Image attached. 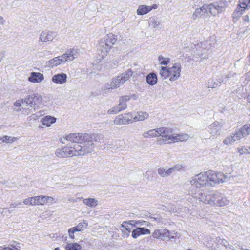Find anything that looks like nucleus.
I'll use <instances>...</instances> for the list:
<instances>
[{"mask_svg": "<svg viewBox=\"0 0 250 250\" xmlns=\"http://www.w3.org/2000/svg\"><path fill=\"white\" fill-rule=\"evenodd\" d=\"M82 246L77 243H67L65 246V250H81Z\"/></svg>", "mask_w": 250, "mask_h": 250, "instance_id": "nucleus-39", "label": "nucleus"}, {"mask_svg": "<svg viewBox=\"0 0 250 250\" xmlns=\"http://www.w3.org/2000/svg\"><path fill=\"white\" fill-rule=\"evenodd\" d=\"M65 61L63 55L59 56L50 59L46 62V66L50 68H53L59 65L63 64Z\"/></svg>", "mask_w": 250, "mask_h": 250, "instance_id": "nucleus-17", "label": "nucleus"}, {"mask_svg": "<svg viewBox=\"0 0 250 250\" xmlns=\"http://www.w3.org/2000/svg\"><path fill=\"white\" fill-rule=\"evenodd\" d=\"M5 22V20H4L3 18L0 16V25H3Z\"/></svg>", "mask_w": 250, "mask_h": 250, "instance_id": "nucleus-58", "label": "nucleus"}, {"mask_svg": "<svg viewBox=\"0 0 250 250\" xmlns=\"http://www.w3.org/2000/svg\"><path fill=\"white\" fill-rule=\"evenodd\" d=\"M247 101L250 104V92L248 93L246 97Z\"/></svg>", "mask_w": 250, "mask_h": 250, "instance_id": "nucleus-60", "label": "nucleus"}, {"mask_svg": "<svg viewBox=\"0 0 250 250\" xmlns=\"http://www.w3.org/2000/svg\"><path fill=\"white\" fill-rule=\"evenodd\" d=\"M223 125V124L221 122L215 121L211 124L208 127V131L210 134L209 138L214 139L220 135Z\"/></svg>", "mask_w": 250, "mask_h": 250, "instance_id": "nucleus-7", "label": "nucleus"}, {"mask_svg": "<svg viewBox=\"0 0 250 250\" xmlns=\"http://www.w3.org/2000/svg\"><path fill=\"white\" fill-rule=\"evenodd\" d=\"M98 135L94 133H72L65 134L61 139L70 142L61 148L56 149L55 155L60 158L82 156L90 153L94 149V142L97 141Z\"/></svg>", "mask_w": 250, "mask_h": 250, "instance_id": "nucleus-1", "label": "nucleus"}, {"mask_svg": "<svg viewBox=\"0 0 250 250\" xmlns=\"http://www.w3.org/2000/svg\"><path fill=\"white\" fill-rule=\"evenodd\" d=\"M83 202L85 205L91 208H95L98 204V200L94 198H87L83 199Z\"/></svg>", "mask_w": 250, "mask_h": 250, "instance_id": "nucleus-34", "label": "nucleus"}, {"mask_svg": "<svg viewBox=\"0 0 250 250\" xmlns=\"http://www.w3.org/2000/svg\"><path fill=\"white\" fill-rule=\"evenodd\" d=\"M132 123L138 121H143L147 119L149 114L146 112L139 111L137 112H131Z\"/></svg>", "mask_w": 250, "mask_h": 250, "instance_id": "nucleus-18", "label": "nucleus"}, {"mask_svg": "<svg viewBox=\"0 0 250 250\" xmlns=\"http://www.w3.org/2000/svg\"><path fill=\"white\" fill-rule=\"evenodd\" d=\"M218 193H211V199L210 202H208V205L212 206H216V201L217 199Z\"/></svg>", "mask_w": 250, "mask_h": 250, "instance_id": "nucleus-46", "label": "nucleus"}, {"mask_svg": "<svg viewBox=\"0 0 250 250\" xmlns=\"http://www.w3.org/2000/svg\"><path fill=\"white\" fill-rule=\"evenodd\" d=\"M228 180L227 175L221 172L208 171L200 172L192 176L189 181L190 188L188 192L190 195L195 196L203 188L214 187Z\"/></svg>", "mask_w": 250, "mask_h": 250, "instance_id": "nucleus-2", "label": "nucleus"}, {"mask_svg": "<svg viewBox=\"0 0 250 250\" xmlns=\"http://www.w3.org/2000/svg\"><path fill=\"white\" fill-rule=\"evenodd\" d=\"M212 46V42L210 40H203L198 43L196 45L197 49L201 48L203 50H208Z\"/></svg>", "mask_w": 250, "mask_h": 250, "instance_id": "nucleus-30", "label": "nucleus"}, {"mask_svg": "<svg viewBox=\"0 0 250 250\" xmlns=\"http://www.w3.org/2000/svg\"><path fill=\"white\" fill-rule=\"evenodd\" d=\"M206 5L208 14L210 13L211 15L214 16L216 15L219 12H221L225 6V4L221 3H220L219 5L210 4Z\"/></svg>", "mask_w": 250, "mask_h": 250, "instance_id": "nucleus-21", "label": "nucleus"}, {"mask_svg": "<svg viewBox=\"0 0 250 250\" xmlns=\"http://www.w3.org/2000/svg\"><path fill=\"white\" fill-rule=\"evenodd\" d=\"M88 226V223L85 220H82L77 226L74 227L78 230V232H82L86 229Z\"/></svg>", "mask_w": 250, "mask_h": 250, "instance_id": "nucleus-38", "label": "nucleus"}, {"mask_svg": "<svg viewBox=\"0 0 250 250\" xmlns=\"http://www.w3.org/2000/svg\"><path fill=\"white\" fill-rule=\"evenodd\" d=\"M157 171L159 175L162 177H167L172 173L170 168L166 169L164 167H160L158 169Z\"/></svg>", "mask_w": 250, "mask_h": 250, "instance_id": "nucleus-37", "label": "nucleus"}, {"mask_svg": "<svg viewBox=\"0 0 250 250\" xmlns=\"http://www.w3.org/2000/svg\"><path fill=\"white\" fill-rule=\"evenodd\" d=\"M12 213L11 208H3L0 210V214L2 216H8Z\"/></svg>", "mask_w": 250, "mask_h": 250, "instance_id": "nucleus-48", "label": "nucleus"}, {"mask_svg": "<svg viewBox=\"0 0 250 250\" xmlns=\"http://www.w3.org/2000/svg\"><path fill=\"white\" fill-rule=\"evenodd\" d=\"M67 80V76L64 73H60L53 75L52 82L56 84L62 85L65 84Z\"/></svg>", "mask_w": 250, "mask_h": 250, "instance_id": "nucleus-20", "label": "nucleus"}, {"mask_svg": "<svg viewBox=\"0 0 250 250\" xmlns=\"http://www.w3.org/2000/svg\"><path fill=\"white\" fill-rule=\"evenodd\" d=\"M104 43H102L100 41L97 44V54L99 57V60H103L109 54L111 49L107 47V46L104 45Z\"/></svg>", "mask_w": 250, "mask_h": 250, "instance_id": "nucleus-12", "label": "nucleus"}, {"mask_svg": "<svg viewBox=\"0 0 250 250\" xmlns=\"http://www.w3.org/2000/svg\"><path fill=\"white\" fill-rule=\"evenodd\" d=\"M218 2L221 4H225L226 0H216Z\"/></svg>", "mask_w": 250, "mask_h": 250, "instance_id": "nucleus-62", "label": "nucleus"}, {"mask_svg": "<svg viewBox=\"0 0 250 250\" xmlns=\"http://www.w3.org/2000/svg\"><path fill=\"white\" fill-rule=\"evenodd\" d=\"M19 204H20V203H19ZM18 205H19V204H17L16 203H12L11 204V206L9 208H14L17 207L18 206Z\"/></svg>", "mask_w": 250, "mask_h": 250, "instance_id": "nucleus-59", "label": "nucleus"}, {"mask_svg": "<svg viewBox=\"0 0 250 250\" xmlns=\"http://www.w3.org/2000/svg\"><path fill=\"white\" fill-rule=\"evenodd\" d=\"M182 168H183L182 165H181L180 164H177V165L173 166L172 167H170V168L173 173L175 171H178L181 170L182 169Z\"/></svg>", "mask_w": 250, "mask_h": 250, "instance_id": "nucleus-52", "label": "nucleus"}, {"mask_svg": "<svg viewBox=\"0 0 250 250\" xmlns=\"http://www.w3.org/2000/svg\"><path fill=\"white\" fill-rule=\"evenodd\" d=\"M56 121V117L50 115H46L41 119V123L44 126L49 127L52 124L55 123Z\"/></svg>", "mask_w": 250, "mask_h": 250, "instance_id": "nucleus-24", "label": "nucleus"}, {"mask_svg": "<svg viewBox=\"0 0 250 250\" xmlns=\"http://www.w3.org/2000/svg\"><path fill=\"white\" fill-rule=\"evenodd\" d=\"M77 232L78 230L74 227L69 228L68 230L69 238L71 240H74L75 239V234Z\"/></svg>", "mask_w": 250, "mask_h": 250, "instance_id": "nucleus-45", "label": "nucleus"}, {"mask_svg": "<svg viewBox=\"0 0 250 250\" xmlns=\"http://www.w3.org/2000/svg\"><path fill=\"white\" fill-rule=\"evenodd\" d=\"M174 135L172 128L166 127H159V136L162 137V140L166 143H173Z\"/></svg>", "mask_w": 250, "mask_h": 250, "instance_id": "nucleus-5", "label": "nucleus"}, {"mask_svg": "<svg viewBox=\"0 0 250 250\" xmlns=\"http://www.w3.org/2000/svg\"><path fill=\"white\" fill-rule=\"evenodd\" d=\"M239 6L241 11L250 7V0H240Z\"/></svg>", "mask_w": 250, "mask_h": 250, "instance_id": "nucleus-40", "label": "nucleus"}, {"mask_svg": "<svg viewBox=\"0 0 250 250\" xmlns=\"http://www.w3.org/2000/svg\"><path fill=\"white\" fill-rule=\"evenodd\" d=\"M150 230L145 227H136L131 233V236L133 238H137L142 235H147L150 234Z\"/></svg>", "mask_w": 250, "mask_h": 250, "instance_id": "nucleus-22", "label": "nucleus"}, {"mask_svg": "<svg viewBox=\"0 0 250 250\" xmlns=\"http://www.w3.org/2000/svg\"><path fill=\"white\" fill-rule=\"evenodd\" d=\"M33 198L34 206L39 205V200H38L37 196L33 197Z\"/></svg>", "mask_w": 250, "mask_h": 250, "instance_id": "nucleus-56", "label": "nucleus"}, {"mask_svg": "<svg viewBox=\"0 0 250 250\" xmlns=\"http://www.w3.org/2000/svg\"><path fill=\"white\" fill-rule=\"evenodd\" d=\"M229 248H233L230 246L228 241L225 239H219L218 240L217 245L212 248L213 250H224V248L227 250H232Z\"/></svg>", "mask_w": 250, "mask_h": 250, "instance_id": "nucleus-25", "label": "nucleus"}, {"mask_svg": "<svg viewBox=\"0 0 250 250\" xmlns=\"http://www.w3.org/2000/svg\"><path fill=\"white\" fill-rule=\"evenodd\" d=\"M157 221L160 222V223H163V221H162V220H159Z\"/></svg>", "mask_w": 250, "mask_h": 250, "instance_id": "nucleus-63", "label": "nucleus"}, {"mask_svg": "<svg viewBox=\"0 0 250 250\" xmlns=\"http://www.w3.org/2000/svg\"><path fill=\"white\" fill-rule=\"evenodd\" d=\"M58 34L55 31L44 30L40 34L39 41L43 42L53 41L57 37Z\"/></svg>", "mask_w": 250, "mask_h": 250, "instance_id": "nucleus-11", "label": "nucleus"}, {"mask_svg": "<svg viewBox=\"0 0 250 250\" xmlns=\"http://www.w3.org/2000/svg\"><path fill=\"white\" fill-rule=\"evenodd\" d=\"M0 250H12V249H11V248H10L9 246H8L7 247H0Z\"/></svg>", "mask_w": 250, "mask_h": 250, "instance_id": "nucleus-57", "label": "nucleus"}, {"mask_svg": "<svg viewBox=\"0 0 250 250\" xmlns=\"http://www.w3.org/2000/svg\"><path fill=\"white\" fill-rule=\"evenodd\" d=\"M24 102V98L16 100L13 104L14 110L16 112L22 111L23 114L25 116L29 113V108H23L22 105Z\"/></svg>", "mask_w": 250, "mask_h": 250, "instance_id": "nucleus-14", "label": "nucleus"}, {"mask_svg": "<svg viewBox=\"0 0 250 250\" xmlns=\"http://www.w3.org/2000/svg\"><path fill=\"white\" fill-rule=\"evenodd\" d=\"M207 7V5H204L200 8H197L193 14L194 19L208 15Z\"/></svg>", "mask_w": 250, "mask_h": 250, "instance_id": "nucleus-26", "label": "nucleus"}, {"mask_svg": "<svg viewBox=\"0 0 250 250\" xmlns=\"http://www.w3.org/2000/svg\"><path fill=\"white\" fill-rule=\"evenodd\" d=\"M23 203L25 205L34 206L33 197L25 198L24 199Z\"/></svg>", "mask_w": 250, "mask_h": 250, "instance_id": "nucleus-51", "label": "nucleus"}, {"mask_svg": "<svg viewBox=\"0 0 250 250\" xmlns=\"http://www.w3.org/2000/svg\"><path fill=\"white\" fill-rule=\"evenodd\" d=\"M158 60L159 64L163 65H167L170 62V59L168 57H165L162 55H159L158 57Z\"/></svg>", "mask_w": 250, "mask_h": 250, "instance_id": "nucleus-41", "label": "nucleus"}, {"mask_svg": "<svg viewBox=\"0 0 250 250\" xmlns=\"http://www.w3.org/2000/svg\"><path fill=\"white\" fill-rule=\"evenodd\" d=\"M157 81V76L155 73H150L146 77V81L149 85L153 86L155 85Z\"/></svg>", "mask_w": 250, "mask_h": 250, "instance_id": "nucleus-29", "label": "nucleus"}, {"mask_svg": "<svg viewBox=\"0 0 250 250\" xmlns=\"http://www.w3.org/2000/svg\"><path fill=\"white\" fill-rule=\"evenodd\" d=\"M178 233L175 231H170L169 230L161 228L156 229L152 233V236L153 238L161 240H169L174 239L178 236Z\"/></svg>", "mask_w": 250, "mask_h": 250, "instance_id": "nucleus-4", "label": "nucleus"}, {"mask_svg": "<svg viewBox=\"0 0 250 250\" xmlns=\"http://www.w3.org/2000/svg\"><path fill=\"white\" fill-rule=\"evenodd\" d=\"M218 85V83L214 82L213 80H210L208 82V87L209 88H216Z\"/></svg>", "mask_w": 250, "mask_h": 250, "instance_id": "nucleus-53", "label": "nucleus"}, {"mask_svg": "<svg viewBox=\"0 0 250 250\" xmlns=\"http://www.w3.org/2000/svg\"><path fill=\"white\" fill-rule=\"evenodd\" d=\"M243 137H244V136L240 129L239 130L226 137L224 140L223 143L226 145H231L234 142L240 141Z\"/></svg>", "mask_w": 250, "mask_h": 250, "instance_id": "nucleus-9", "label": "nucleus"}, {"mask_svg": "<svg viewBox=\"0 0 250 250\" xmlns=\"http://www.w3.org/2000/svg\"><path fill=\"white\" fill-rule=\"evenodd\" d=\"M244 137L250 135V124H246L241 128Z\"/></svg>", "mask_w": 250, "mask_h": 250, "instance_id": "nucleus-44", "label": "nucleus"}, {"mask_svg": "<svg viewBox=\"0 0 250 250\" xmlns=\"http://www.w3.org/2000/svg\"><path fill=\"white\" fill-rule=\"evenodd\" d=\"M229 201L227 198L223 195L218 193L217 199L216 201V206L223 207L227 206L229 204Z\"/></svg>", "mask_w": 250, "mask_h": 250, "instance_id": "nucleus-31", "label": "nucleus"}, {"mask_svg": "<svg viewBox=\"0 0 250 250\" xmlns=\"http://www.w3.org/2000/svg\"><path fill=\"white\" fill-rule=\"evenodd\" d=\"M243 20L245 21L249 22V19L248 16H245L243 18Z\"/></svg>", "mask_w": 250, "mask_h": 250, "instance_id": "nucleus-61", "label": "nucleus"}, {"mask_svg": "<svg viewBox=\"0 0 250 250\" xmlns=\"http://www.w3.org/2000/svg\"><path fill=\"white\" fill-rule=\"evenodd\" d=\"M118 87L117 86L116 83L115 82L113 78L111 80L110 83H108L105 85V88L106 89H117Z\"/></svg>", "mask_w": 250, "mask_h": 250, "instance_id": "nucleus-42", "label": "nucleus"}, {"mask_svg": "<svg viewBox=\"0 0 250 250\" xmlns=\"http://www.w3.org/2000/svg\"><path fill=\"white\" fill-rule=\"evenodd\" d=\"M117 36L112 33H109L99 41L110 48L111 49L117 42Z\"/></svg>", "mask_w": 250, "mask_h": 250, "instance_id": "nucleus-13", "label": "nucleus"}, {"mask_svg": "<svg viewBox=\"0 0 250 250\" xmlns=\"http://www.w3.org/2000/svg\"><path fill=\"white\" fill-rule=\"evenodd\" d=\"M142 136L145 138H154L159 136V128L145 131L143 133Z\"/></svg>", "mask_w": 250, "mask_h": 250, "instance_id": "nucleus-28", "label": "nucleus"}, {"mask_svg": "<svg viewBox=\"0 0 250 250\" xmlns=\"http://www.w3.org/2000/svg\"><path fill=\"white\" fill-rule=\"evenodd\" d=\"M191 196L206 204L208 205V202H210L211 199V193L206 194L200 191L198 192L196 195Z\"/></svg>", "mask_w": 250, "mask_h": 250, "instance_id": "nucleus-23", "label": "nucleus"}, {"mask_svg": "<svg viewBox=\"0 0 250 250\" xmlns=\"http://www.w3.org/2000/svg\"><path fill=\"white\" fill-rule=\"evenodd\" d=\"M28 81L32 83H40L44 80V76L40 72H32L28 77Z\"/></svg>", "mask_w": 250, "mask_h": 250, "instance_id": "nucleus-15", "label": "nucleus"}, {"mask_svg": "<svg viewBox=\"0 0 250 250\" xmlns=\"http://www.w3.org/2000/svg\"><path fill=\"white\" fill-rule=\"evenodd\" d=\"M158 8V6L156 4L152 5H146L145 4L140 5L138 6L136 11L137 14L139 16L144 15L148 13L153 9H156Z\"/></svg>", "mask_w": 250, "mask_h": 250, "instance_id": "nucleus-19", "label": "nucleus"}, {"mask_svg": "<svg viewBox=\"0 0 250 250\" xmlns=\"http://www.w3.org/2000/svg\"><path fill=\"white\" fill-rule=\"evenodd\" d=\"M130 224L135 227H148L150 223L144 220H130Z\"/></svg>", "mask_w": 250, "mask_h": 250, "instance_id": "nucleus-35", "label": "nucleus"}, {"mask_svg": "<svg viewBox=\"0 0 250 250\" xmlns=\"http://www.w3.org/2000/svg\"><path fill=\"white\" fill-rule=\"evenodd\" d=\"M237 150L240 155L244 154L250 153V151H249L248 149L245 146H243L241 147H238L237 148Z\"/></svg>", "mask_w": 250, "mask_h": 250, "instance_id": "nucleus-50", "label": "nucleus"}, {"mask_svg": "<svg viewBox=\"0 0 250 250\" xmlns=\"http://www.w3.org/2000/svg\"><path fill=\"white\" fill-rule=\"evenodd\" d=\"M79 55V50L77 48H72L62 54L65 62H71L77 58Z\"/></svg>", "mask_w": 250, "mask_h": 250, "instance_id": "nucleus-16", "label": "nucleus"}, {"mask_svg": "<svg viewBox=\"0 0 250 250\" xmlns=\"http://www.w3.org/2000/svg\"><path fill=\"white\" fill-rule=\"evenodd\" d=\"M9 247L12 250H21V244L16 241H12L9 244Z\"/></svg>", "mask_w": 250, "mask_h": 250, "instance_id": "nucleus-43", "label": "nucleus"}, {"mask_svg": "<svg viewBox=\"0 0 250 250\" xmlns=\"http://www.w3.org/2000/svg\"><path fill=\"white\" fill-rule=\"evenodd\" d=\"M133 75V71L131 69H128L124 73L121 74L116 77L113 78L117 86L119 87L127 81Z\"/></svg>", "mask_w": 250, "mask_h": 250, "instance_id": "nucleus-10", "label": "nucleus"}, {"mask_svg": "<svg viewBox=\"0 0 250 250\" xmlns=\"http://www.w3.org/2000/svg\"><path fill=\"white\" fill-rule=\"evenodd\" d=\"M189 137V136L186 133H180L179 134H174L173 143L178 142L179 141H186Z\"/></svg>", "mask_w": 250, "mask_h": 250, "instance_id": "nucleus-32", "label": "nucleus"}, {"mask_svg": "<svg viewBox=\"0 0 250 250\" xmlns=\"http://www.w3.org/2000/svg\"><path fill=\"white\" fill-rule=\"evenodd\" d=\"M39 205H44L47 203L52 204L54 203V198L51 196L45 195L37 196Z\"/></svg>", "mask_w": 250, "mask_h": 250, "instance_id": "nucleus-27", "label": "nucleus"}, {"mask_svg": "<svg viewBox=\"0 0 250 250\" xmlns=\"http://www.w3.org/2000/svg\"><path fill=\"white\" fill-rule=\"evenodd\" d=\"M131 226H133V225L130 224V220L128 222H124L121 225L123 229L130 231L131 230Z\"/></svg>", "mask_w": 250, "mask_h": 250, "instance_id": "nucleus-47", "label": "nucleus"}, {"mask_svg": "<svg viewBox=\"0 0 250 250\" xmlns=\"http://www.w3.org/2000/svg\"><path fill=\"white\" fill-rule=\"evenodd\" d=\"M42 98L37 94L30 95L24 98V102L27 105L35 108L38 106L41 103Z\"/></svg>", "mask_w": 250, "mask_h": 250, "instance_id": "nucleus-8", "label": "nucleus"}, {"mask_svg": "<svg viewBox=\"0 0 250 250\" xmlns=\"http://www.w3.org/2000/svg\"><path fill=\"white\" fill-rule=\"evenodd\" d=\"M114 124L120 125H126L132 123L131 112L121 114L115 117Z\"/></svg>", "mask_w": 250, "mask_h": 250, "instance_id": "nucleus-6", "label": "nucleus"}, {"mask_svg": "<svg viewBox=\"0 0 250 250\" xmlns=\"http://www.w3.org/2000/svg\"><path fill=\"white\" fill-rule=\"evenodd\" d=\"M122 231L123 233V236L124 238L128 237L129 236L130 233L131 231H127L126 230L122 229Z\"/></svg>", "mask_w": 250, "mask_h": 250, "instance_id": "nucleus-55", "label": "nucleus"}, {"mask_svg": "<svg viewBox=\"0 0 250 250\" xmlns=\"http://www.w3.org/2000/svg\"><path fill=\"white\" fill-rule=\"evenodd\" d=\"M161 23L160 21L156 19H152L151 20V24L154 28L157 27Z\"/></svg>", "mask_w": 250, "mask_h": 250, "instance_id": "nucleus-54", "label": "nucleus"}, {"mask_svg": "<svg viewBox=\"0 0 250 250\" xmlns=\"http://www.w3.org/2000/svg\"><path fill=\"white\" fill-rule=\"evenodd\" d=\"M18 139V138L17 137L8 135H4L0 137V141L3 143H12L16 141Z\"/></svg>", "mask_w": 250, "mask_h": 250, "instance_id": "nucleus-36", "label": "nucleus"}, {"mask_svg": "<svg viewBox=\"0 0 250 250\" xmlns=\"http://www.w3.org/2000/svg\"><path fill=\"white\" fill-rule=\"evenodd\" d=\"M122 111L120 108L117 106H114L107 111L108 114H115Z\"/></svg>", "mask_w": 250, "mask_h": 250, "instance_id": "nucleus-49", "label": "nucleus"}, {"mask_svg": "<svg viewBox=\"0 0 250 250\" xmlns=\"http://www.w3.org/2000/svg\"><path fill=\"white\" fill-rule=\"evenodd\" d=\"M182 70L180 63H175L170 67L161 66L159 74L163 80L168 79L171 82L178 80L180 77Z\"/></svg>", "mask_w": 250, "mask_h": 250, "instance_id": "nucleus-3", "label": "nucleus"}, {"mask_svg": "<svg viewBox=\"0 0 250 250\" xmlns=\"http://www.w3.org/2000/svg\"><path fill=\"white\" fill-rule=\"evenodd\" d=\"M130 99V98L128 96H124L121 97L119 99V104L118 105V106L121 110L122 111L125 110L127 107L126 103Z\"/></svg>", "mask_w": 250, "mask_h": 250, "instance_id": "nucleus-33", "label": "nucleus"}]
</instances>
